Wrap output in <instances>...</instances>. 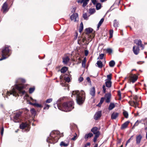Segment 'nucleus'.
Masks as SVG:
<instances>
[{
    "instance_id": "obj_1",
    "label": "nucleus",
    "mask_w": 147,
    "mask_h": 147,
    "mask_svg": "<svg viewBox=\"0 0 147 147\" xmlns=\"http://www.w3.org/2000/svg\"><path fill=\"white\" fill-rule=\"evenodd\" d=\"M25 80L23 79L20 78L16 81L17 84H15V87H13L11 91L10 92L7 91V96H9L10 95L12 94L13 96H19V93L22 94V95L25 94V91L22 90L24 88V86L22 84H17L19 82H21L22 83H24L25 82Z\"/></svg>"
},
{
    "instance_id": "obj_2",
    "label": "nucleus",
    "mask_w": 147,
    "mask_h": 147,
    "mask_svg": "<svg viewBox=\"0 0 147 147\" xmlns=\"http://www.w3.org/2000/svg\"><path fill=\"white\" fill-rule=\"evenodd\" d=\"M73 96H74L76 98L77 102L79 105H81L84 102L85 96V93L84 91H73L72 93L71 96L72 97Z\"/></svg>"
},
{
    "instance_id": "obj_3",
    "label": "nucleus",
    "mask_w": 147,
    "mask_h": 147,
    "mask_svg": "<svg viewBox=\"0 0 147 147\" xmlns=\"http://www.w3.org/2000/svg\"><path fill=\"white\" fill-rule=\"evenodd\" d=\"M58 109L63 111L69 112L71 111L74 108V102L72 101L64 102L61 106L57 105Z\"/></svg>"
},
{
    "instance_id": "obj_4",
    "label": "nucleus",
    "mask_w": 147,
    "mask_h": 147,
    "mask_svg": "<svg viewBox=\"0 0 147 147\" xmlns=\"http://www.w3.org/2000/svg\"><path fill=\"white\" fill-rule=\"evenodd\" d=\"M59 134V132L58 131H54L51 132L50 136L47 139V142L53 144L57 142L60 137L58 136Z\"/></svg>"
},
{
    "instance_id": "obj_5",
    "label": "nucleus",
    "mask_w": 147,
    "mask_h": 147,
    "mask_svg": "<svg viewBox=\"0 0 147 147\" xmlns=\"http://www.w3.org/2000/svg\"><path fill=\"white\" fill-rule=\"evenodd\" d=\"M10 47L9 46H5L4 47L2 50V57L0 59V61L6 59L7 57L6 55L9 56V53L10 50Z\"/></svg>"
},
{
    "instance_id": "obj_6",
    "label": "nucleus",
    "mask_w": 147,
    "mask_h": 147,
    "mask_svg": "<svg viewBox=\"0 0 147 147\" xmlns=\"http://www.w3.org/2000/svg\"><path fill=\"white\" fill-rule=\"evenodd\" d=\"M21 115V113L20 112L16 113L15 115L13 117V121L16 123L19 122L20 121V117Z\"/></svg>"
},
{
    "instance_id": "obj_7",
    "label": "nucleus",
    "mask_w": 147,
    "mask_h": 147,
    "mask_svg": "<svg viewBox=\"0 0 147 147\" xmlns=\"http://www.w3.org/2000/svg\"><path fill=\"white\" fill-rule=\"evenodd\" d=\"M70 18L71 20L73 21L74 22H77L78 20V15L76 13H73L71 16Z\"/></svg>"
},
{
    "instance_id": "obj_8",
    "label": "nucleus",
    "mask_w": 147,
    "mask_h": 147,
    "mask_svg": "<svg viewBox=\"0 0 147 147\" xmlns=\"http://www.w3.org/2000/svg\"><path fill=\"white\" fill-rule=\"evenodd\" d=\"M90 0H78L77 1L78 3H83L82 6L85 7L88 4Z\"/></svg>"
},
{
    "instance_id": "obj_9",
    "label": "nucleus",
    "mask_w": 147,
    "mask_h": 147,
    "mask_svg": "<svg viewBox=\"0 0 147 147\" xmlns=\"http://www.w3.org/2000/svg\"><path fill=\"white\" fill-rule=\"evenodd\" d=\"M111 97V93H109L106 94L104 98L106 102L107 103L109 102H110Z\"/></svg>"
},
{
    "instance_id": "obj_10",
    "label": "nucleus",
    "mask_w": 147,
    "mask_h": 147,
    "mask_svg": "<svg viewBox=\"0 0 147 147\" xmlns=\"http://www.w3.org/2000/svg\"><path fill=\"white\" fill-rule=\"evenodd\" d=\"M91 131L95 135H100V132L98 128L96 127H93L91 129Z\"/></svg>"
},
{
    "instance_id": "obj_11",
    "label": "nucleus",
    "mask_w": 147,
    "mask_h": 147,
    "mask_svg": "<svg viewBox=\"0 0 147 147\" xmlns=\"http://www.w3.org/2000/svg\"><path fill=\"white\" fill-rule=\"evenodd\" d=\"M134 42L138 45L139 47L142 48V49H144V47L142 43V41L140 40H134Z\"/></svg>"
},
{
    "instance_id": "obj_12",
    "label": "nucleus",
    "mask_w": 147,
    "mask_h": 147,
    "mask_svg": "<svg viewBox=\"0 0 147 147\" xmlns=\"http://www.w3.org/2000/svg\"><path fill=\"white\" fill-rule=\"evenodd\" d=\"M2 8V11L3 13L6 12L8 11V5L6 2L4 3L3 4Z\"/></svg>"
},
{
    "instance_id": "obj_13",
    "label": "nucleus",
    "mask_w": 147,
    "mask_h": 147,
    "mask_svg": "<svg viewBox=\"0 0 147 147\" xmlns=\"http://www.w3.org/2000/svg\"><path fill=\"white\" fill-rule=\"evenodd\" d=\"M101 115V111H99L97 112L95 114L94 117V119L96 120H98L99 118Z\"/></svg>"
},
{
    "instance_id": "obj_14",
    "label": "nucleus",
    "mask_w": 147,
    "mask_h": 147,
    "mask_svg": "<svg viewBox=\"0 0 147 147\" xmlns=\"http://www.w3.org/2000/svg\"><path fill=\"white\" fill-rule=\"evenodd\" d=\"M130 79L133 83L135 82L138 79V76L136 75H132L131 76Z\"/></svg>"
},
{
    "instance_id": "obj_15",
    "label": "nucleus",
    "mask_w": 147,
    "mask_h": 147,
    "mask_svg": "<svg viewBox=\"0 0 147 147\" xmlns=\"http://www.w3.org/2000/svg\"><path fill=\"white\" fill-rule=\"evenodd\" d=\"M142 138V136L140 134L136 136V141L137 144H139L140 143Z\"/></svg>"
},
{
    "instance_id": "obj_16",
    "label": "nucleus",
    "mask_w": 147,
    "mask_h": 147,
    "mask_svg": "<svg viewBox=\"0 0 147 147\" xmlns=\"http://www.w3.org/2000/svg\"><path fill=\"white\" fill-rule=\"evenodd\" d=\"M129 123V121H127L123 123L121 127V129H123L126 128L128 124Z\"/></svg>"
},
{
    "instance_id": "obj_17",
    "label": "nucleus",
    "mask_w": 147,
    "mask_h": 147,
    "mask_svg": "<svg viewBox=\"0 0 147 147\" xmlns=\"http://www.w3.org/2000/svg\"><path fill=\"white\" fill-rule=\"evenodd\" d=\"M119 113L116 112H113L111 115V119H115L118 116Z\"/></svg>"
},
{
    "instance_id": "obj_18",
    "label": "nucleus",
    "mask_w": 147,
    "mask_h": 147,
    "mask_svg": "<svg viewBox=\"0 0 147 147\" xmlns=\"http://www.w3.org/2000/svg\"><path fill=\"white\" fill-rule=\"evenodd\" d=\"M133 51L135 55H138L139 52V49L138 47H137L135 49V46H134L133 47Z\"/></svg>"
},
{
    "instance_id": "obj_19",
    "label": "nucleus",
    "mask_w": 147,
    "mask_h": 147,
    "mask_svg": "<svg viewBox=\"0 0 147 147\" xmlns=\"http://www.w3.org/2000/svg\"><path fill=\"white\" fill-rule=\"evenodd\" d=\"M69 60V58L67 56L63 58V62L64 64H67Z\"/></svg>"
},
{
    "instance_id": "obj_20",
    "label": "nucleus",
    "mask_w": 147,
    "mask_h": 147,
    "mask_svg": "<svg viewBox=\"0 0 147 147\" xmlns=\"http://www.w3.org/2000/svg\"><path fill=\"white\" fill-rule=\"evenodd\" d=\"M28 124L26 123H22L20 125V128L21 129H23L28 127Z\"/></svg>"
},
{
    "instance_id": "obj_21",
    "label": "nucleus",
    "mask_w": 147,
    "mask_h": 147,
    "mask_svg": "<svg viewBox=\"0 0 147 147\" xmlns=\"http://www.w3.org/2000/svg\"><path fill=\"white\" fill-rule=\"evenodd\" d=\"M95 88L94 87H92L90 90V94L92 96H95Z\"/></svg>"
},
{
    "instance_id": "obj_22",
    "label": "nucleus",
    "mask_w": 147,
    "mask_h": 147,
    "mask_svg": "<svg viewBox=\"0 0 147 147\" xmlns=\"http://www.w3.org/2000/svg\"><path fill=\"white\" fill-rule=\"evenodd\" d=\"M93 136V134L92 133H89L86 134L84 136V138L85 139H88L89 138H90Z\"/></svg>"
},
{
    "instance_id": "obj_23",
    "label": "nucleus",
    "mask_w": 147,
    "mask_h": 147,
    "mask_svg": "<svg viewBox=\"0 0 147 147\" xmlns=\"http://www.w3.org/2000/svg\"><path fill=\"white\" fill-rule=\"evenodd\" d=\"M115 107V105L113 103H111L108 108V109L109 110H111L113 109Z\"/></svg>"
},
{
    "instance_id": "obj_24",
    "label": "nucleus",
    "mask_w": 147,
    "mask_h": 147,
    "mask_svg": "<svg viewBox=\"0 0 147 147\" xmlns=\"http://www.w3.org/2000/svg\"><path fill=\"white\" fill-rule=\"evenodd\" d=\"M85 30L87 34H88L92 32L93 31V29L91 28H86L85 29Z\"/></svg>"
},
{
    "instance_id": "obj_25",
    "label": "nucleus",
    "mask_w": 147,
    "mask_h": 147,
    "mask_svg": "<svg viewBox=\"0 0 147 147\" xmlns=\"http://www.w3.org/2000/svg\"><path fill=\"white\" fill-rule=\"evenodd\" d=\"M106 86L107 87L110 88L111 86V81H109L106 82Z\"/></svg>"
},
{
    "instance_id": "obj_26",
    "label": "nucleus",
    "mask_w": 147,
    "mask_h": 147,
    "mask_svg": "<svg viewBox=\"0 0 147 147\" xmlns=\"http://www.w3.org/2000/svg\"><path fill=\"white\" fill-rule=\"evenodd\" d=\"M96 64L99 68H101L103 66L102 62L101 61H98Z\"/></svg>"
},
{
    "instance_id": "obj_27",
    "label": "nucleus",
    "mask_w": 147,
    "mask_h": 147,
    "mask_svg": "<svg viewBox=\"0 0 147 147\" xmlns=\"http://www.w3.org/2000/svg\"><path fill=\"white\" fill-rule=\"evenodd\" d=\"M109 64L110 67H113L114 66L115 64V62L114 61L112 60L110 61L109 63Z\"/></svg>"
},
{
    "instance_id": "obj_28",
    "label": "nucleus",
    "mask_w": 147,
    "mask_h": 147,
    "mask_svg": "<svg viewBox=\"0 0 147 147\" xmlns=\"http://www.w3.org/2000/svg\"><path fill=\"white\" fill-rule=\"evenodd\" d=\"M67 70V67H63L61 69V73H64Z\"/></svg>"
},
{
    "instance_id": "obj_29",
    "label": "nucleus",
    "mask_w": 147,
    "mask_h": 147,
    "mask_svg": "<svg viewBox=\"0 0 147 147\" xmlns=\"http://www.w3.org/2000/svg\"><path fill=\"white\" fill-rule=\"evenodd\" d=\"M83 29V25L82 22L80 23V26L79 28V32L81 33Z\"/></svg>"
},
{
    "instance_id": "obj_30",
    "label": "nucleus",
    "mask_w": 147,
    "mask_h": 147,
    "mask_svg": "<svg viewBox=\"0 0 147 147\" xmlns=\"http://www.w3.org/2000/svg\"><path fill=\"white\" fill-rule=\"evenodd\" d=\"M104 18H102L99 21V22L97 28H99V27L102 24V23L104 21Z\"/></svg>"
},
{
    "instance_id": "obj_31",
    "label": "nucleus",
    "mask_w": 147,
    "mask_h": 147,
    "mask_svg": "<svg viewBox=\"0 0 147 147\" xmlns=\"http://www.w3.org/2000/svg\"><path fill=\"white\" fill-rule=\"evenodd\" d=\"M119 24L118 22H117V21L116 20H115L114 21V26L116 28L118 26Z\"/></svg>"
},
{
    "instance_id": "obj_32",
    "label": "nucleus",
    "mask_w": 147,
    "mask_h": 147,
    "mask_svg": "<svg viewBox=\"0 0 147 147\" xmlns=\"http://www.w3.org/2000/svg\"><path fill=\"white\" fill-rule=\"evenodd\" d=\"M68 144L65 143L63 141L61 142L60 144V145L61 146H63L64 147H67L68 146Z\"/></svg>"
},
{
    "instance_id": "obj_33",
    "label": "nucleus",
    "mask_w": 147,
    "mask_h": 147,
    "mask_svg": "<svg viewBox=\"0 0 147 147\" xmlns=\"http://www.w3.org/2000/svg\"><path fill=\"white\" fill-rule=\"evenodd\" d=\"M30 112L32 115L34 116H35L36 114V111L34 109L32 108L30 110Z\"/></svg>"
},
{
    "instance_id": "obj_34",
    "label": "nucleus",
    "mask_w": 147,
    "mask_h": 147,
    "mask_svg": "<svg viewBox=\"0 0 147 147\" xmlns=\"http://www.w3.org/2000/svg\"><path fill=\"white\" fill-rule=\"evenodd\" d=\"M83 16L85 20H87L88 19V17L89 16H88L87 13H83Z\"/></svg>"
},
{
    "instance_id": "obj_35",
    "label": "nucleus",
    "mask_w": 147,
    "mask_h": 147,
    "mask_svg": "<svg viewBox=\"0 0 147 147\" xmlns=\"http://www.w3.org/2000/svg\"><path fill=\"white\" fill-rule=\"evenodd\" d=\"M123 114L126 118H127L128 117V114L127 111H124L123 112Z\"/></svg>"
},
{
    "instance_id": "obj_36",
    "label": "nucleus",
    "mask_w": 147,
    "mask_h": 147,
    "mask_svg": "<svg viewBox=\"0 0 147 147\" xmlns=\"http://www.w3.org/2000/svg\"><path fill=\"white\" fill-rule=\"evenodd\" d=\"M101 4L100 3H97L96 4V8L97 10H98L101 8Z\"/></svg>"
},
{
    "instance_id": "obj_37",
    "label": "nucleus",
    "mask_w": 147,
    "mask_h": 147,
    "mask_svg": "<svg viewBox=\"0 0 147 147\" xmlns=\"http://www.w3.org/2000/svg\"><path fill=\"white\" fill-rule=\"evenodd\" d=\"M95 12V9L92 8L91 9L89 10V13L90 14H93Z\"/></svg>"
},
{
    "instance_id": "obj_38",
    "label": "nucleus",
    "mask_w": 147,
    "mask_h": 147,
    "mask_svg": "<svg viewBox=\"0 0 147 147\" xmlns=\"http://www.w3.org/2000/svg\"><path fill=\"white\" fill-rule=\"evenodd\" d=\"M35 90V88L32 87L30 88L29 89V93L30 94H31L33 93Z\"/></svg>"
},
{
    "instance_id": "obj_39",
    "label": "nucleus",
    "mask_w": 147,
    "mask_h": 147,
    "mask_svg": "<svg viewBox=\"0 0 147 147\" xmlns=\"http://www.w3.org/2000/svg\"><path fill=\"white\" fill-rule=\"evenodd\" d=\"M33 105L35 106L38 107H42V106L41 105L37 103H34Z\"/></svg>"
},
{
    "instance_id": "obj_40",
    "label": "nucleus",
    "mask_w": 147,
    "mask_h": 147,
    "mask_svg": "<svg viewBox=\"0 0 147 147\" xmlns=\"http://www.w3.org/2000/svg\"><path fill=\"white\" fill-rule=\"evenodd\" d=\"M86 58H84L82 62V66L84 67H85Z\"/></svg>"
},
{
    "instance_id": "obj_41",
    "label": "nucleus",
    "mask_w": 147,
    "mask_h": 147,
    "mask_svg": "<svg viewBox=\"0 0 147 147\" xmlns=\"http://www.w3.org/2000/svg\"><path fill=\"white\" fill-rule=\"evenodd\" d=\"M104 54L101 53L100 54L98 57V59H102L104 57Z\"/></svg>"
},
{
    "instance_id": "obj_42",
    "label": "nucleus",
    "mask_w": 147,
    "mask_h": 147,
    "mask_svg": "<svg viewBox=\"0 0 147 147\" xmlns=\"http://www.w3.org/2000/svg\"><path fill=\"white\" fill-rule=\"evenodd\" d=\"M140 122L138 121V120H137L136 122L135 123V124L132 127V129H134V127L138 126L139 123Z\"/></svg>"
},
{
    "instance_id": "obj_43",
    "label": "nucleus",
    "mask_w": 147,
    "mask_h": 147,
    "mask_svg": "<svg viewBox=\"0 0 147 147\" xmlns=\"http://www.w3.org/2000/svg\"><path fill=\"white\" fill-rule=\"evenodd\" d=\"M77 134L76 133H75V135L74 136V137L71 139L72 140L74 141L77 139Z\"/></svg>"
},
{
    "instance_id": "obj_44",
    "label": "nucleus",
    "mask_w": 147,
    "mask_h": 147,
    "mask_svg": "<svg viewBox=\"0 0 147 147\" xmlns=\"http://www.w3.org/2000/svg\"><path fill=\"white\" fill-rule=\"evenodd\" d=\"M106 51L109 54L111 53L112 52V49L110 48L107 49Z\"/></svg>"
},
{
    "instance_id": "obj_45",
    "label": "nucleus",
    "mask_w": 147,
    "mask_h": 147,
    "mask_svg": "<svg viewBox=\"0 0 147 147\" xmlns=\"http://www.w3.org/2000/svg\"><path fill=\"white\" fill-rule=\"evenodd\" d=\"M131 103L133 104L134 106H136L138 105V103L136 101H133L131 102Z\"/></svg>"
},
{
    "instance_id": "obj_46",
    "label": "nucleus",
    "mask_w": 147,
    "mask_h": 147,
    "mask_svg": "<svg viewBox=\"0 0 147 147\" xmlns=\"http://www.w3.org/2000/svg\"><path fill=\"white\" fill-rule=\"evenodd\" d=\"M113 30H110L109 33H110V38H111L113 36Z\"/></svg>"
},
{
    "instance_id": "obj_47",
    "label": "nucleus",
    "mask_w": 147,
    "mask_h": 147,
    "mask_svg": "<svg viewBox=\"0 0 147 147\" xmlns=\"http://www.w3.org/2000/svg\"><path fill=\"white\" fill-rule=\"evenodd\" d=\"M99 135H95L93 139V141L94 142H96V141L97 138L99 137Z\"/></svg>"
},
{
    "instance_id": "obj_48",
    "label": "nucleus",
    "mask_w": 147,
    "mask_h": 147,
    "mask_svg": "<svg viewBox=\"0 0 147 147\" xmlns=\"http://www.w3.org/2000/svg\"><path fill=\"white\" fill-rule=\"evenodd\" d=\"M53 100V99L52 98H50L47 99L46 101V102L47 103H49L51 102Z\"/></svg>"
},
{
    "instance_id": "obj_49",
    "label": "nucleus",
    "mask_w": 147,
    "mask_h": 147,
    "mask_svg": "<svg viewBox=\"0 0 147 147\" xmlns=\"http://www.w3.org/2000/svg\"><path fill=\"white\" fill-rule=\"evenodd\" d=\"M107 78L109 81H110L111 79V75L110 74L107 76Z\"/></svg>"
},
{
    "instance_id": "obj_50",
    "label": "nucleus",
    "mask_w": 147,
    "mask_h": 147,
    "mask_svg": "<svg viewBox=\"0 0 147 147\" xmlns=\"http://www.w3.org/2000/svg\"><path fill=\"white\" fill-rule=\"evenodd\" d=\"M65 80L66 82H69L70 81V78L69 77H67L65 78Z\"/></svg>"
},
{
    "instance_id": "obj_51",
    "label": "nucleus",
    "mask_w": 147,
    "mask_h": 147,
    "mask_svg": "<svg viewBox=\"0 0 147 147\" xmlns=\"http://www.w3.org/2000/svg\"><path fill=\"white\" fill-rule=\"evenodd\" d=\"M84 78L82 77H80L78 79V81L80 82H82L83 81Z\"/></svg>"
},
{
    "instance_id": "obj_52",
    "label": "nucleus",
    "mask_w": 147,
    "mask_h": 147,
    "mask_svg": "<svg viewBox=\"0 0 147 147\" xmlns=\"http://www.w3.org/2000/svg\"><path fill=\"white\" fill-rule=\"evenodd\" d=\"M49 107H50L49 105H47V104L46 105H45V107H44V109H49Z\"/></svg>"
},
{
    "instance_id": "obj_53",
    "label": "nucleus",
    "mask_w": 147,
    "mask_h": 147,
    "mask_svg": "<svg viewBox=\"0 0 147 147\" xmlns=\"http://www.w3.org/2000/svg\"><path fill=\"white\" fill-rule=\"evenodd\" d=\"M102 88L103 89V92L104 93H105L106 92V88H105V85H103V86Z\"/></svg>"
},
{
    "instance_id": "obj_54",
    "label": "nucleus",
    "mask_w": 147,
    "mask_h": 147,
    "mask_svg": "<svg viewBox=\"0 0 147 147\" xmlns=\"http://www.w3.org/2000/svg\"><path fill=\"white\" fill-rule=\"evenodd\" d=\"M3 131H4V128L3 127H2L1 129V134L2 136L3 135Z\"/></svg>"
},
{
    "instance_id": "obj_55",
    "label": "nucleus",
    "mask_w": 147,
    "mask_h": 147,
    "mask_svg": "<svg viewBox=\"0 0 147 147\" xmlns=\"http://www.w3.org/2000/svg\"><path fill=\"white\" fill-rule=\"evenodd\" d=\"M91 1L93 4L94 5H96L97 3L96 0H91Z\"/></svg>"
},
{
    "instance_id": "obj_56",
    "label": "nucleus",
    "mask_w": 147,
    "mask_h": 147,
    "mask_svg": "<svg viewBox=\"0 0 147 147\" xmlns=\"http://www.w3.org/2000/svg\"><path fill=\"white\" fill-rule=\"evenodd\" d=\"M104 99H105L104 98H103V97H102L101 98V99H100V103L102 104L103 102H104Z\"/></svg>"
},
{
    "instance_id": "obj_57",
    "label": "nucleus",
    "mask_w": 147,
    "mask_h": 147,
    "mask_svg": "<svg viewBox=\"0 0 147 147\" xmlns=\"http://www.w3.org/2000/svg\"><path fill=\"white\" fill-rule=\"evenodd\" d=\"M133 136H131V138L127 140V143H129L130 142V140L132 139V138Z\"/></svg>"
},
{
    "instance_id": "obj_58",
    "label": "nucleus",
    "mask_w": 147,
    "mask_h": 147,
    "mask_svg": "<svg viewBox=\"0 0 147 147\" xmlns=\"http://www.w3.org/2000/svg\"><path fill=\"white\" fill-rule=\"evenodd\" d=\"M88 51L87 50H86L85 51V56H86L88 55Z\"/></svg>"
},
{
    "instance_id": "obj_59",
    "label": "nucleus",
    "mask_w": 147,
    "mask_h": 147,
    "mask_svg": "<svg viewBox=\"0 0 147 147\" xmlns=\"http://www.w3.org/2000/svg\"><path fill=\"white\" fill-rule=\"evenodd\" d=\"M86 80L89 82H91L90 79V78L89 77H88L86 78Z\"/></svg>"
},
{
    "instance_id": "obj_60",
    "label": "nucleus",
    "mask_w": 147,
    "mask_h": 147,
    "mask_svg": "<svg viewBox=\"0 0 147 147\" xmlns=\"http://www.w3.org/2000/svg\"><path fill=\"white\" fill-rule=\"evenodd\" d=\"M78 36V33H77V32H76V36H75V39H77Z\"/></svg>"
},
{
    "instance_id": "obj_61",
    "label": "nucleus",
    "mask_w": 147,
    "mask_h": 147,
    "mask_svg": "<svg viewBox=\"0 0 147 147\" xmlns=\"http://www.w3.org/2000/svg\"><path fill=\"white\" fill-rule=\"evenodd\" d=\"M118 95L119 96L121 97V92L119 91H118Z\"/></svg>"
},
{
    "instance_id": "obj_62",
    "label": "nucleus",
    "mask_w": 147,
    "mask_h": 147,
    "mask_svg": "<svg viewBox=\"0 0 147 147\" xmlns=\"http://www.w3.org/2000/svg\"><path fill=\"white\" fill-rule=\"evenodd\" d=\"M102 104V103H100V102H99V103L97 105V106H98V107H100L101 105Z\"/></svg>"
},
{
    "instance_id": "obj_63",
    "label": "nucleus",
    "mask_w": 147,
    "mask_h": 147,
    "mask_svg": "<svg viewBox=\"0 0 147 147\" xmlns=\"http://www.w3.org/2000/svg\"><path fill=\"white\" fill-rule=\"evenodd\" d=\"M90 145V143L89 142L87 143L86 144H85V145H86V146H89Z\"/></svg>"
},
{
    "instance_id": "obj_64",
    "label": "nucleus",
    "mask_w": 147,
    "mask_h": 147,
    "mask_svg": "<svg viewBox=\"0 0 147 147\" xmlns=\"http://www.w3.org/2000/svg\"><path fill=\"white\" fill-rule=\"evenodd\" d=\"M76 9V7H74L73 8V10L72 11V12H74L75 11V10Z\"/></svg>"
}]
</instances>
